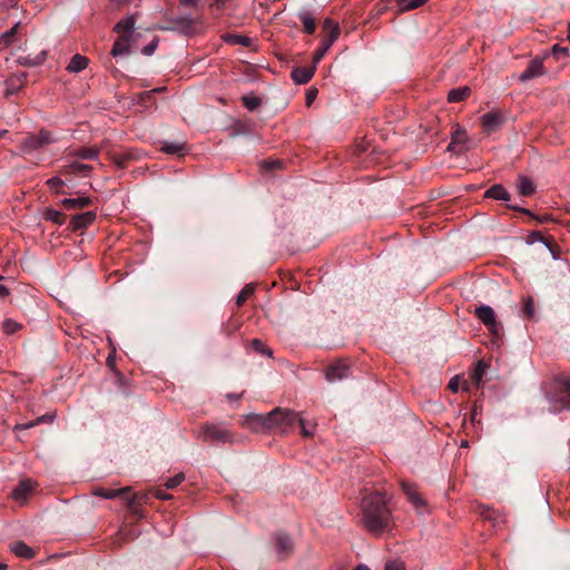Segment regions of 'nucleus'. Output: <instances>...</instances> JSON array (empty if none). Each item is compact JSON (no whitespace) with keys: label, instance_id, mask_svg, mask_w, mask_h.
I'll use <instances>...</instances> for the list:
<instances>
[{"label":"nucleus","instance_id":"ddd939ff","mask_svg":"<svg viewBox=\"0 0 570 570\" xmlns=\"http://www.w3.org/2000/svg\"><path fill=\"white\" fill-rule=\"evenodd\" d=\"M481 121L484 131L491 134L502 126L504 118L502 117L501 112L491 111L482 116Z\"/></svg>","mask_w":570,"mask_h":570},{"label":"nucleus","instance_id":"680f3d73","mask_svg":"<svg viewBox=\"0 0 570 570\" xmlns=\"http://www.w3.org/2000/svg\"><path fill=\"white\" fill-rule=\"evenodd\" d=\"M199 0H180V3L185 7H197Z\"/></svg>","mask_w":570,"mask_h":570},{"label":"nucleus","instance_id":"72a5a7b5","mask_svg":"<svg viewBox=\"0 0 570 570\" xmlns=\"http://www.w3.org/2000/svg\"><path fill=\"white\" fill-rule=\"evenodd\" d=\"M128 492H129L128 488H122V489H118V490L100 488L96 491V495L102 497L106 499H114L116 497H125L128 494Z\"/></svg>","mask_w":570,"mask_h":570},{"label":"nucleus","instance_id":"ea45409f","mask_svg":"<svg viewBox=\"0 0 570 570\" xmlns=\"http://www.w3.org/2000/svg\"><path fill=\"white\" fill-rule=\"evenodd\" d=\"M465 140H466V130L463 129V128L458 127L452 132V140H451L448 149H451L452 145H454V144H463Z\"/></svg>","mask_w":570,"mask_h":570},{"label":"nucleus","instance_id":"bf43d9fd","mask_svg":"<svg viewBox=\"0 0 570 570\" xmlns=\"http://www.w3.org/2000/svg\"><path fill=\"white\" fill-rule=\"evenodd\" d=\"M281 167H282V163L281 161L265 163V168L268 169V170H272V169H275V168H281Z\"/></svg>","mask_w":570,"mask_h":570},{"label":"nucleus","instance_id":"39448f33","mask_svg":"<svg viewBox=\"0 0 570 570\" xmlns=\"http://www.w3.org/2000/svg\"><path fill=\"white\" fill-rule=\"evenodd\" d=\"M273 549L278 561L289 559L295 551V542L287 532H276L273 534Z\"/></svg>","mask_w":570,"mask_h":570},{"label":"nucleus","instance_id":"052dcab7","mask_svg":"<svg viewBox=\"0 0 570 570\" xmlns=\"http://www.w3.org/2000/svg\"><path fill=\"white\" fill-rule=\"evenodd\" d=\"M156 497L163 500H168L173 498L170 494H167L164 490L156 491Z\"/></svg>","mask_w":570,"mask_h":570},{"label":"nucleus","instance_id":"e2e57ef3","mask_svg":"<svg viewBox=\"0 0 570 570\" xmlns=\"http://www.w3.org/2000/svg\"><path fill=\"white\" fill-rule=\"evenodd\" d=\"M6 295H9V289L6 286L0 285V297H6Z\"/></svg>","mask_w":570,"mask_h":570},{"label":"nucleus","instance_id":"dca6fc26","mask_svg":"<svg viewBox=\"0 0 570 570\" xmlns=\"http://www.w3.org/2000/svg\"><path fill=\"white\" fill-rule=\"evenodd\" d=\"M91 171V167L79 163H71L66 165L60 170L61 175H77L78 177H88Z\"/></svg>","mask_w":570,"mask_h":570},{"label":"nucleus","instance_id":"412c9836","mask_svg":"<svg viewBox=\"0 0 570 570\" xmlns=\"http://www.w3.org/2000/svg\"><path fill=\"white\" fill-rule=\"evenodd\" d=\"M517 189L521 196H531L535 193V184L527 176H520L517 178Z\"/></svg>","mask_w":570,"mask_h":570},{"label":"nucleus","instance_id":"4468645a","mask_svg":"<svg viewBox=\"0 0 570 570\" xmlns=\"http://www.w3.org/2000/svg\"><path fill=\"white\" fill-rule=\"evenodd\" d=\"M316 70V63L307 67H295L292 70V79L299 85L307 83L314 76Z\"/></svg>","mask_w":570,"mask_h":570},{"label":"nucleus","instance_id":"a19ab883","mask_svg":"<svg viewBox=\"0 0 570 570\" xmlns=\"http://www.w3.org/2000/svg\"><path fill=\"white\" fill-rule=\"evenodd\" d=\"M184 149V145L175 142H165L160 150L169 155H179Z\"/></svg>","mask_w":570,"mask_h":570},{"label":"nucleus","instance_id":"c85d7f7f","mask_svg":"<svg viewBox=\"0 0 570 570\" xmlns=\"http://www.w3.org/2000/svg\"><path fill=\"white\" fill-rule=\"evenodd\" d=\"M507 207L511 210H514V212L521 213L525 216H529L531 219L538 222L539 224H546V223H549L552 220L551 215H548V214L543 215V216H539V215L533 214L531 210L523 208V207H519L517 205H508Z\"/></svg>","mask_w":570,"mask_h":570},{"label":"nucleus","instance_id":"0e129e2a","mask_svg":"<svg viewBox=\"0 0 570 570\" xmlns=\"http://www.w3.org/2000/svg\"><path fill=\"white\" fill-rule=\"evenodd\" d=\"M243 394H228L227 399L238 401Z\"/></svg>","mask_w":570,"mask_h":570},{"label":"nucleus","instance_id":"3c124183","mask_svg":"<svg viewBox=\"0 0 570 570\" xmlns=\"http://www.w3.org/2000/svg\"><path fill=\"white\" fill-rule=\"evenodd\" d=\"M317 97V89L309 88L306 92V106L309 107L315 101Z\"/></svg>","mask_w":570,"mask_h":570},{"label":"nucleus","instance_id":"6e6d98bb","mask_svg":"<svg viewBox=\"0 0 570 570\" xmlns=\"http://www.w3.org/2000/svg\"><path fill=\"white\" fill-rule=\"evenodd\" d=\"M157 47V40H153L149 45L142 48L141 53L144 55H153Z\"/></svg>","mask_w":570,"mask_h":570},{"label":"nucleus","instance_id":"a18cd8bd","mask_svg":"<svg viewBox=\"0 0 570 570\" xmlns=\"http://www.w3.org/2000/svg\"><path fill=\"white\" fill-rule=\"evenodd\" d=\"M250 345L255 352L261 353L262 355H271V351L263 344L262 341L255 338L252 341Z\"/></svg>","mask_w":570,"mask_h":570},{"label":"nucleus","instance_id":"f03ea898","mask_svg":"<svg viewBox=\"0 0 570 570\" xmlns=\"http://www.w3.org/2000/svg\"><path fill=\"white\" fill-rule=\"evenodd\" d=\"M295 417L296 412L275 409L267 414H248L245 417L244 425L255 432H262L274 426H291Z\"/></svg>","mask_w":570,"mask_h":570},{"label":"nucleus","instance_id":"338daca9","mask_svg":"<svg viewBox=\"0 0 570 570\" xmlns=\"http://www.w3.org/2000/svg\"><path fill=\"white\" fill-rule=\"evenodd\" d=\"M355 570H371V569L365 564H360L355 568Z\"/></svg>","mask_w":570,"mask_h":570},{"label":"nucleus","instance_id":"69168bd1","mask_svg":"<svg viewBox=\"0 0 570 570\" xmlns=\"http://www.w3.org/2000/svg\"><path fill=\"white\" fill-rule=\"evenodd\" d=\"M166 89H167L166 87H158V88L151 89L150 91H154V96H155L156 94L164 92Z\"/></svg>","mask_w":570,"mask_h":570},{"label":"nucleus","instance_id":"de8ad7c7","mask_svg":"<svg viewBox=\"0 0 570 570\" xmlns=\"http://www.w3.org/2000/svg\"><path fill=\"white\" fill-rule=\"evenodd\" d=\"M525 242L529 244H533L535 242H544L547 246H550L549 243L546 240L544 236L540 232H532L528 238H525Z\"/></svg>","mask_w":570,"mask_h":570},{"label":"nucleus","instance_id":"6ab92c4d","mask_svg":"<svg viewBox=\"0 0 570 570\" xmlns=\"http://www.w3.org/2000/svg\"><path fill=\"white\" fill-rule=\"evenodd\" d=\"M9 548L19 558L31 559L35 557V551L21 540L11 542Z\"/></svg>","mask_w":570,"mask_h":570},{"label":"nucleus","instance_id":"c756f323","mask_svg":"<svg viewBox=\"0 0 570 570\" xmlns=\"http://www.w3.org/2000/svg\"><path fill=\"white\" fill-rule=\"evenodd\" d=\"M43 217L46 220L51 222L59 226H62L67 220V216L63 213L56 210L53 208H47L43 214Z\"/></svg>","mask_w":570,"mask_h":570},{"label":"nucleus","instance_id":"20e7f679","mask_svg":"<svg viewBox=\"0 0 570 570\" xmlns=\"http://www.w3.org/2000/svg\"><path fill=\"white\" fill-rule=\"evenodd\" d=\"M322 28L323 32H325V37L322 39L320 48L314 53V63L321 61L340 36V27L331 18H326L323 21Z\"/></svg>","mask_w":570,"mask_h":570},{"label":"nucleus","instance_id":"5fc2aeb1","mask_svg":"<svg viewBox=\"0 0 570 570\" xmlns=\"http://www.w3.org/2000/svg\"><path fill=\"white\" fill-rule=\"evenodd\" d=\"M296 421H298V422H299V424H301V426H302V432H303V434H304V435L309 436V435H312V434H313V431L308 430V428L306 426V424H305V422H304L303 417H301V416H298V415L296 414V417H295V420H294L293 424H294Z\"/></svg>","mask_w":570,"mask_h":570},{"label":"nucleus","instance_id":"a878e982","mask_svg":"<svg viewBox=\"0 0 570 570\" xmlns=\"http://www.w3.org/2000/svg\"><path fill=\"white\" fill-rule=\"evenodd\" d=\"M471 92H472V90L468 86L459 87V88H453L448 94V101L449 102H461V101H464V100H466L471 96Z\"/></svg>","mask_w":570,"mask_h":570},{"label":"nucleus","instance_id":"a211bd4d","mask_svg":"<svg viewBox=\"0 0 570 570\" xmlns=\"http://www.w3.org/2000/svg\"><path fill=\"white\" fill-rule=\"evenodd\" d=\"M401 489H403V493L406 494L409 500L415 505V507H422L424 505V501L421 498L420 493L416 491V488L414 484L407 482V481H401Z\"/></svg>","mask_w":570,"mask_h":570},{"label":"nucleus","instance_id":"5701e85b","mask_svg":"<svg viewBox=\"0 0 570 570\" xmlns=\"http://www.w3.org/2000/svg\"><path fill=\"white\" fill-rule=\"evenodd\" d=\"M26 79H27V73L26 72H20V73L12 75L8 79V81H7V85H8L7 92H8V95H16L18 92V90L23 87V85L26 82Z\"/></svg>","mask_w":570,"mask_h":570},{"label":"nucleus","instance_id":"603ef678","mask_svg":"<svg viewBox=\"0 0 570 570\" xmlns=\"http://www.w3.org/2000/svg\"><path fill=\"white\" fill-rule=\"evenodd\" d=\"M523 313L528 317H532L534 315V305L532 299H528L525 304H523Z\"/></svg>","mask_w":570,"mask_h":570},{"label":"nucleus","instance_id":"8fccbe9b","mask_svg":"<svg viewBox=\"0 0 570 570\" xmlns=\"http://www.w3.org/2000/svg\"><path fill=\"white\" fill-rule=\"evenodd\" d=\"M551 53L557 59H560V57H566V55L568 53V49L564 47H560L559 45H554L553 48L551 49Z\"/></svg>","mask_w":570,"mask_h":570},{"label":"nucleus","instance_id":"f257e3e1","mask_svg":"<svg viewBox=\"0 0 570 570\" xmlns=\"http://www.w3.org/2000/svg\"><path fill=\"white\" fill-rule=\"evenodd\" d=\"M362 521L364 527L375 535L391 530V510L386 505L385 494L375 490L363 495Z\"/></svg>","mask_w":570,"mask_h":570},{"label":"nucleus","instance_id":"09e8293b","mask_svg":"<svg viewBox=\"0 0 570 570\" xmlns=\"http://www.w3.org/2000/svg\"><path fill=\"white\" fill-rule=\"evenodd\" d=\"M46 420V416H40L39 419H36L35 421H30L28 423L17 424L14 426L16 430H26L33 425H37L40 422H43Z\"/></svg>","mask_w":570,"mask_h":570},{"label":"nucleus","instance_id":"4c0bfd02","mask_svg":"<svg viewBox=\"0 0 570 570\" xmlns=\"http://www.w3.org/2000/svg\"><path fill=\"white\" fill-rule=\"evenodd\" d=\"M242 101L244 107L247 108L249 111L256 110L262 104V100L256 96H244L242 98Z\"/></svg>","mask_w":570,"mask_h":570},{"label":"nucleus","instance_id":"2eb2a0df","mask_svg":"<svg viewBox=\"0 0 570 570\" xmlns=\"http://www.w3.org/2000/svg\"><path fill=\"white\" fill-rule=\"evenodd\" d=\"M91 204V198L88 196H79L76 198H63L60 206L66 210H77L88 207Z\"/></svg>","mask_w":570,"mask_h":570},{"label":"nucleus","instance_id":"7ed1b4c3","mask_svg":"<svg viewBox=\"0 0 570 570\" xmlns=\"http://www.w3.org/2000/svg\"><path fill=\"white\" fill-rule=\"evenodd\" d=\"M55 142L52 134L48 130H40L37 134H28L20 140V151L23 155H30L33 151L41 150L46 146Z\"/></svg>","mask_w":570,"mask_h":570},{"label":"nucleus","instance_id":"13d9d810","mask_svg":"<svg viewBox=\"0 0 570 570\" xmlns=\"http://www.w3.org/2000/svg\"><path fill=\"white\" fill-rule=\"evenodd\" d=\"M448 389L451 390L452 392H456L458 389H459V382L455 377L451 379L449 384H448Z\"/></svg>","mask_w":570,"mask_h":570},{"label":"nucleus","instance_id":"c03bdc74","mask_svg":"<svg viewBox=\"0 0 570 570\" xmlns=\"http://www.w3.org/2000/svg\"><path fill=\"white\" fill-rule=\"evenodd\" d=\"M185 480V474L183 472H179L178 474H175L174 476L169 478L166 481V488L167 489H175L178 487L183 481Z\"/></svg>","mask_w":570,"mask_h":570},{"label":"nucleus","instance_id":"f3484780","mask_svg":"<svg viewBox=\"0 0 570 570\" xmlns=\"http://www.w3.org/2000/svg\"><path fill=\"white\" fill-rule=\"evenodd\" d=\"M169 26L164 27V30H176L184 33H187L193 27V20L188 17H179L175 19H169Z\"/></svg>","mask_w":570,"mask_h":570},{"label":"nucleus","instance_id":"b1692460","mask_svg":"<svg viewBox=\"0 0 570 570\" xmlns=\"http://www.w3.org/2000/svg\"><path fill=\"white\" fill-rule=\"evenodd\" d=\"M33 483L31 480H21L18 485L13 489V498L18 501H24L27 495L32 491Z\"/></svg>","mask_w":570,"mask_h":570},{"label":"nucleus","instance_id":"0eeeda50","mask_svg":"<svg viewBox=\"0 0 570 570\" xmlns=\"http://www.w3.org/2000/svg\"><path fill=\"white\" fill-rule=\"evenodd\" d=\"M204 441L228 443L233 442V435L229 430L219 424L204 423L202 425Z\"/></svg>","mask_w":570,"mask_h":570},{"label":"nucleus","instance_id":"aec40b11","mask_svg":"<svg viewBox=\"0 0 570 570\" xmlns=\"http://www.w3.org/2000/svg\"><path fill=\"white\" fill-rule=\"evenodd\" d=\"M484 197L504 202H508L511 198L510 193L501 184H494L488 188Z\"/></svg>","mask_w":570,"mask_h":570},{"label":"nucleus","instance_id":"79ce46f5","mask_svg":"<svg viewBox=\"0 0 570 570\" xmlns=\"http://www.w3.org/2000/svg\"><path fill=\"white\" fill-rule=\"evenodd\" d=\"M2 327H3V331H4L6 334L12 335L16 332H18L22 327V325L20 323H17L16 321H13L11 318H7L3 322Z\"/></svg>","mask_w":570,"mask_h":570},{"label":"nucleus","instance_id":"7c9ffc66","mask_svg":"<svg viewBox=\"0 0 570 570\" xmlns=\"http://www.w3.org/2000/svg\"><path fill=\"white\" fill-rule=\"evenodd\" d=\"M134 27H135V19H134V17H128L126 19L120 20L115 26V31L118 32L120 36L121 35H128V37H130V35H131V32L134 30Z\"/></svg>","mask_w":570,"mask_h":570},{"label":"nucleus","instance_id":"473e14b6","mask_svg":"<svg viewBox=\"0 0 570 570\" xmlns=\"http://www.w3.org/2000/svg\"><path fill=\"white\" fill-rule=\"evenodd\" d=\"M394 1L397 6V10L401 12H406V11L416 9L428 2V0H394Z\"/></svg>","mask_w":570,"mask_h":570},{"label":"nucleus","instance_id":"f704fd0d","mask_svg":"<svg viewBox=\"0 0 570 570\" xmlns=\"http://www.w3.org/2000/svg\"><path fill=\"white\" fill-rule=\"evenodd\" d=\"M19 27H20V23H16L11 29H9L8 31H6L4 33L1 35L0 46L2 48H7V47L11 46L16 41V36H17Z\"/></svg>","mask_w":570,"mask_h":570},{"label":"nucleus","instance_id":"2f4dec72","mask_svg":"<svg viewBox=\"0 0 570 570\" xmlns=\"http://www.w3.org/2000/svg\"><path fill=\"white\" fill-rule=\"evenodd\" d=\"M73 155L79 159H97L99 156V149L97 147H80L75 150Z\"/></svg>","mask_w":570,"mask_h":570},{"label":"nucleus","instance_id":"e433bc0d","mask_svg":"<svg viewBox=\"0 0 570 570\" xmlns=\"http://www.w3.org/2000/svg\"><path fill=\"white\" fill-rule=\"evenodd\" d=\"M47 184L49 185L52 191L57 194H66V190L63 189L65 181L59 176H53L52 178H49L47 180Z\"/></svg>","mask_w":570,"mask_h":570},{"label":"nucleus","instance_id":"1a4fd4ad","mask_svg":"<svg viewBox=\"0 0 570 570\" xmlns=\"http://www.w3.org/2000/svg\"><path fill=\"white\" fill-rule=\"evenodd\" d=\"M351 375V366L344 361H336L325 368V377L328 382L341 381Z\"/></svg>","mask_w":570,"mask_h":570},{"label":"nucleus","instance_id":"393cba45","mask_svg":"<svg viewBox=\"0 0 570 570\" xmlns=\"http://www.w3.org/2000/svg\"><path fill=\"white\" fill-rule=\"evenodd\" d=\"M46 59H47V52L42 51L40 53H36L35 56H19L17 58V62L20 66L33 67V66L42 65Z\"/></svg>","mask_w":570,"mask_h":570},{"label":"nucleus","instance_id":"6e6552de","mask_svg":"<svg viewBox=\"0 0 570 570\" xmlns=\"http://www.w3.org/2000/svg\"><path fill=\"white\" fill-rule=\"evenodd\" d=\"M475 315L488 327L489 332L493 336H500V324L497 322L494 309L491 306H478L475 308Z\"/></svg>","mask_w":570,"mask_h":570},{"label":"nucleus","instance_id":"423d86ee","mask_svg":"<svg viewBox=\"0 0 570 570\" xmlns=\"http://www.w3.org/2000/svg\"><path fill=\"white\" fill-rule=\"evenodd\" d=\"M552 406L554 412L570 410V376H564L557 380Z\"/></svg>","mask_w":570,"mask_h":570},{"label":"nucleus","instance_id":"9d476101","mask_svg":"<svg viewBox=\"0 0 570 570\" xmlns=\"http://www.w3.org/2000/svg\"><path fill=\"white\" fill-rule=\"evenodd\" d=\"M546 73V68L543 65V58H533L525 70L519 75V80L521 82L529 81L533 78L542 76Z\"/></svg>","mask_w":570,"mask_h":570},{"label":"nucleus","instance_id":"f8f14e48","mask_svg":"<svg viewBox=\"0 0 570 570\" xmlns=\"http://www.w3.org/2000/svg\"><path fill=\"white\" fill-rule=\"evenodd\" d=\"M109 159L119 168L125 169L137 159V154L131 150L109 151Z\"/></svg>","mask_w":570,"mask_h":570},{"label":"nucleus","instance_id":"864d4df0","mask_svg":"<svg viewBox=\"0 0 570 570\" xmlns=\"http://www.w3.org/2000/svg\"><path fill=\"white\" fill-rule=\"evenodd\" d=\"M384 570H404V564L399 561H387Z\"/></svg>","mask_w":570,"mask_h":570},{"label":"nucleus","instance_id":"49530a36","mask_svg":"<svg viewBox=\"0 0 570 570\" xmlns=\"http://www.w3.org/2000/svg\"><path fill=\"white\" fill-rule=\"evenodd\" d=\"M485 367H487V365H485V363H484V362L480 361V362L478 363V366H476L475 372H474V374H473V380H474L478 384H479V383L482 381V379H483V375H484V373H485Z\"/></svg>","mask_w":570,"mask_h":570},{"label":"nucleus","instance_id":"4be33fe9","mask_svg":"<svg viewBox=\"0 0 570 570\" xmlns=\"http://www.w3.org/2000/svg\"><path fill=\"white\" fill-rule=\"evenodd\" d=\"M297 16L303 23L304 32L313 35L316 30V19L313 17L312 12L308 10H301Z\"/></svg>","mask_w":570,"mask_h":570},{"label":"nucleus","instance_id":"c9c22d12","mask_svg":"<svg viewBox=\"0 0 570 570\" xmlns=\"http://www.w3.org/2000/svg\"><path fill=\"white\" fill-rule=\"evenodd\" d=\"M137 104L148 108L154 104V91H144L137 95Z\"/></svg>","mask_w":570,"mask_h":570},{"label":"nucleus","instance_id":"58836bf2","mask_svg":"<svg viewBox=\"0 0 570 570\" xmlns=\"http://www.w3.org/2000/svg\"><path fill=\"white\" fill-rule=\"evenodd\" d=\"M481 515L488 520V521H491L493 522V525H497L499 524V513L497 511H494L493 509L489 508V507H481Z\"/></svg>","mask_w":570,"mask_h":570},{"label":"nucleus","instance_id":"9b49d317","mask_svg":"<svg viewBox=\"0 0 570 570\" xmlns=\"http://www.w3.org/2000/svg\"><path fill=\"white\" fill-rule=\"evenodd\" d=\"M97 218V214L94 212H86L81 214H76L71 217L69 222V229L71 232H80L88 228L94 220Z\"/></svg>","mask_w":570,"mask_h":570},{"label":"nucleus","instance_id":"37998d69","mask_svg":"<svg viewBox=\"0 0 570 570\" xmlns=\"http://www.w3.org/2000/svg\"><path fill=\"white\" fill-rule=\"evenodd\" d=\"M254 293V287L252 285H246L242 292H239V295L236 298V303L238 306H242Z\"/></svg>","mask_w":570,"mask_h":570},{"label":"nucleus","instance_id":"4d7b16f0","mask_svg":"<svg viewBox=\"0 0 570 570\" xmlns=\"http://www.w3.org/2000/svg\"><path fill=\"white\" fill-rule=\"evenodd\" d=\"M235 42L248 47L250 45V39L245 36H234Z\"/></svg>","mask_w":570,"mask_h":570},{"label":"nucleus","instance_id":"774afa93","mask_svg":"<svg viewBox=\"0 0 570 570\" xmlns=\"http://www.w3.org/2000/svg\"><path fill=\"white\" fill-rule=\"evenodd\" d=\"M567 39L570 41V23L568 24Z\"/></svg>","mask_w":570,"mask_h":570},{"label":"nucleus","instance_id":"cd10ccee","mask_svg":"<svg viewBox=\"0 0 570 570\" xmlns=\"http://www.w3.org/2000/svg\"><path fill=\"white\" fill-rule=\"evenodd\" d=\"M88 58L86 56H80V53H75L67 66V70L69 72H79L83 70L88 65Z\"/></svg>","mask_w":570,"mask_h":570},{"label":"nucleus","instance_id":"bb28decb","mask_svg":"<svg viewBox=\"0 0 570 570\" xmlns=\"http://www.w3.org/2000/svg\"><path fill=\"white\" fill-rule=\"evenodd\" d=\"M129 40H130V37H128V35L119 36L114 43L111 55L114 57H119V55L128 53L129 46H130Z\"/></svg>","mask_w":570,"mask_h":570}]
</instances>
